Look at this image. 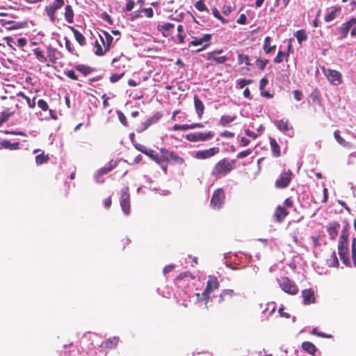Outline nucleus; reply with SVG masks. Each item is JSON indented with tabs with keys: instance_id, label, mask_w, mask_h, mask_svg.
I'll use <instances>...</instances> for the list:
<instances>
[{
	"instance_id": "obj_10",
	"label": "nucleus",
	"mask_w": 356,
	"mask_h": 356,
	"mask_svg": "<svg viewBox=\"0 0 356 356\" xmlns=\"http://www.w3.org/2000/svg\"><path fill=\"white\" fill-rule=\"evenodd\" d=\"M225 200V192L222 188L216 189L211 197V205L214 209H220Z\"/></svg>"
},
{
	"instance_id": "obj_17",
	"label": "nucleus",
	"mask_w": 356,
	"mask_h": 356,
	"mask_svg": "<svg viewBox=\"0 0 356 356\" xmlns=\"http://www.w3.org/2000/svg\"><path fill=\"white\" fill-rule=\"evenodd\" d=\"M340 225L337 222H332L327 226V232L331 240H334L338 236Z\"/></svg>"
},
{
	"instance_id": "obj_37",
	"label": "nucleus",
	"mask_w": 356,
	"mask_h": 356,
	"mask_svg": "<svg viewBox=\"0 0 356 356\" xmlns=\"http://www.w3.org/2000/svg\"><path fill=\"white\" fill-rule=\"evenodd\" d=\"M236 119V115H224L220 119V124L222 127H226Z\"/></svg>"
},
{
	"instance_id": "obj_41",
	"label": "nucleus",
	"mask_w": 356,
	"mask_h": 356,
	"mask_svg": "<svg viewBox=\"0 0 356 356\" xmlns=\"http://www.w3.org/2000/svg\"><path fill=\"white\" fill-rule=\"evenodd\" d=\"M50 158L48 154H44L42 152L40 154H38L35 156V162L37 165H42L43 163H47L49 161Z\"/></svg>"
},
{
	"instance_id": "obj_26",
	"label": "nucleus",
	"mask_w": 356,
	"mask_h": 356,
	"mask_svg": "<svg viewBox=\"0 0 356 356\" xmlns=\"http://www.w3.org/2000/svg\"><path fill=\"white\" fill-rule=\"evenodd\" d=\"M338 252L342 262L348 266H350V262L349 259V252L348 248H338Z\"/></svg>"
},
{
	"instance_id": "obj_64",
	"label": "nucleus",
	"mask_w": 356,
	"mask_h": 356,
	"mask_svg": "<svg viewBox=\"0 0 356 356\" xmlns=\"http://www.w3.org/2000/svg\"><path fill=\"white\" fill-rule=\"evenodd\" d=\"M134 6V1L133 0H128L126 5V10L127 11H131Z\"/></svg>"
},
{
	"instance_id": "obj_39",
	"label": "nucleus",
	"mask_w": 356,
	"mask_h": 356,
	"mask_svg": "<svg viewBox=\"0 0 356 356\" xmlns=\"http://www.w3.org/2000/svg\"><path fill=\"white\" fill-rule=\"evenodd\" d=\"M327 264L330 267L339 266V261L335 251H333L330 257L327 259Z\"/></svg>"
},
{
	"instance_id": "obj_58",
	"label": "nucleus",
	"mask_w": 356,
	"mask_h": 356,
	"mask_svg": "<svg viewBox=\"0 0 356 356\" xmlns=\"http://www.w3.org/2000/svg\"><path fill=\"white\" fill-rule=\"evenodd\" d=\"M268 80L266 77H264V78H262L260 80V82H259V89H260L261 91L264 90V88H266V86L268 84Z\"/></svg>"
},
{
	"instance_id": "obj_36",
	"label": "nucleus",
	"mask_w": 356,
	"mask_h": 356,
	"mask_svg": "<svg viewBox=\"0 0 356 356\" xmlns=\"http://www.w3.org/2000/svg\"><path fill=\"white\" fill-rule=\"evenodd\" d=\"M64 15L65 18L68 23L72 24L74 22V11L70 5L66 6Z\"/></svg>"
},
{
	"instance_id": "obj_32",
	"label": "nucleus",
	"mask_w": 356,
	"mask_h": 356,
	"mask_svg": "<svg viewBox=\"0 0 356 356\" xmlns=\"http://www.w3.org/2000/svg\"><path fill=\"white\" fill-rule=\"evenodd\" d=\"M117 165V163L115 161H111L109 162L106 166L104 168H102L97 172L99 177H102L109 172H111L112 170H113Z\"/></svg>"
},
{
	"instance_id": "obj_57",
	"label": "nucleus",
	"mask_w": 356,
	"mask_h": 356,
	"mask_svg": "<svg viewBox=\"0 0 356 356\" xmlns=\"http://www.w3.org/2000/svg\"><path fill=\"white\" fill-rule=\"evenodd\" d=\"M293 97L296 100L300 101L303 97V94L301 90H295L293 92Z\"/></svg>"
},
{
	"instance_id": "obj_31",
	"label": "nucleus",
	"mask_w": 356,
	"mask_h": 356,
	"mask_svg": "<svg viewBox=\"0 0 356 356\" xmlns=\"http://www.w3.org/2000/svg\"><path fill=\"white\" fill-rule=\"evenodd\" d=\"M69 28L73 32L74 38L78 42V43L81 46H84L86 44V42L83 35L73 26H69Z\"/></svg>"
},
{
	"instance_id": "obj_60",
	"label": "nucleus",
	"mask_w": 356,
	"mask_h": 356,
	"mask_svg": "<svg viewBox=\"0 0 356 356\" xmlns=\"http://www.w3.org/2000/svg\"><path fill=\"white\" fill-rule=\"evenodd\" d=\"M328 199V190L327 188H324L323 190V197L320 200L322 203H326Z\"/></svg>"
},
{
	"instance_id": "obj_4",
	"label": "nucleus",
	"mask_w": 356,
	"mask_h": 356,
	"mask_svg": "<svg viewBox=\"0 0 356 356\" xmlns=\"http://www.w3.org/2000/svg\"><path fill=\"white\" fill-rule=\"evenodd\" d=\"M321 70L332 85L339 86L342 83V75L339 71L327 69L325 67H321Z\"/></svg>"
},
{
	"instance_id": "obj_55",
	"label": "nucleus",
	"mask_w": 356,
	"mask_h": 356,
	"mask_svg": "<svg viewBox=\"0 0 356 356\" xmlns=\"http://www.w3.org/2000/svg\"><path fill=\"white\" fill-rule=\"evenodd\" d=\"M268 62V60L257 59L256 60V64H257V67H259V69H260L261 70H264V68L266 67Z\"/></svg>"
},
{
	"instance_id": "obj_50",
	"label": "nucleus",
	"mask_w": 356,
	"mask_h": 356,
	"mask_svg": "<svg viewBox=\"0 0 356 356\" xmlns=\"http://www.w3.org/2000/svg\"><path fill=\"white\" fill-rule=\"evenodd\" d=\"M112 63L114 65V67L115 69L120 70V69H121V67H122V68L125 67L124 64L121 65V63H124V60H122V57L113 58Z\"/></svg>"
},
{
	"instance_id": "obj_34",
	"label": "nucleus",
	"mask_w": 356,
	"mask_h": 356,
	"mask_svg": "<svg viewBox=\"0 0 356 356\" xmlns=\"http://www.w3.org/2000/svg\"><path fill=\"white\" fill-rule=\"evenodd\" d=\"M270 41L271 38L269 36H266L264 39L263 49L266 54H270L276 48L275 45H270Z\"/></svg>"
},
{
	"instance_id": "obj_45",
	"label": "nucleus",
	"mask_w": 356,
	"mask_h": 356,
	"mask_svg": "<svg viewBox=\"0 0 356 356\" xmlns=\"http://www.w3.org/2000/svg\"><path fill=\"white\" fill-rule=\"evenodd\" d=\"M238 60L239 65H242L244 63L246 66L251 65V63H250V58L248 55L239 54L238 56Z\"/></svg>"
},
{
	"instance_id": "obj_51",
	"label": "nucleus",
	"mask_w": 356,
	"mask_h": 356,
	"mask_svg": "<svg viewBox=\"0 0 356 356\" xmlns=\"http://www.w3.org/2000/svg\"><path fill=\"white\" fill-rule=\"evenodd\" d=\"M189 277L191 280L195 279V276L189 271L181 273L176 278L177 280H181L184 278Z\"/></svg>"
},
{
	"instance_id": "obj_16",
	"label": "nucleus",
	"mask_w": 356,
	"mask_h": 356,
	"mask_svg": "<svg viewBox=\"0 0 356 356\" xmlns=\"http://www.w3.org/2000/svg\"><path fill=\"white\" fill-rule=\"evenodd\" d=\"M274 124L280 131L283 132H287L293 128L289 120L285 118L275 120Z\"/></svg>"
},
{
	"instance_id": "obj_44",
	"label": "nucleus",
	"mask_w": 356,
	"mask_h": 356,
	"mask_svg": "<svg viewBox=\"0 0 356 356\" xmlns=\"http://www.w3.org/2000/svg\"><path fill=\"white\" fill-rule=\"evenodd\" d=\"M295 36L299 43L305 41L307 39V35L305 30H298L296 32Z\"/></svg>"
},
{
	"instance_id": "obj_52",
	"label": "nucleus",
	"mask_w": 356,
	"mask_h": 356,
	"mask_svg": "<svg viewBox=\"0 0 356 356\" xmlns=\"http://www.w3.org/2000/svg\"><path fill=\"white\" fill-rule=\"evenodd\" d=\"M212 14L216 18L219 19L222 23L225 24L227 22V20L222 17L220 12L218 11V10L216 8H213L212 9Z\"/></svg>"
},
{
	"instance_id": "obj_27",
	"label": "nucleus",
	"mask_w": 356,
	"mask_h": 356,
	"mask_svg": "<svg viewBox=\"0 0 356 356\" xmlns=\"http://www.w3.org/2000/svg\"><path fill=\"white\" fill-rule=\"evenodd\" d=\"M341 8L339 6H334L331 8V10L325 16V21L327 22L334 20L337 15L341 12Z\"/></svg>"
},
{
	"instance_id": "obj_62",
	"label": "nucleus",
	"mask_w": 356,
	"mask_h": 356,
	"mask_svg": "<svg viewBox=\"0 0 356 356\" xmlns=\"http://www.w3.org/2000/svg\"><path fill=\"white\" fill-rule=\"evenodd\" d=\"M250 143V140L248 138L245 137H242L240 140V145L242 147L248 146Z\"/></svg>"
},
{
	"instance_id": "obj_21",
	"label": "nucleus",
	"mask_w": 356,
	"mask_h": 356,
	"mask_svg": "<svg viewBox=\"0 0 356 356\" xmlns=\"http://www.w3.org/2000/svg\"><path fill=\"white\" fill-rule=\"evenodd\" d=\"M99 38L103 46L106 47V50H109L113 42V38L106 31H103L102 34L99 35Z\"/></svg>"
},
{
	"instance_id": "obj_13",
	"label": "nucleus",
	"mask_w": 356,
	"mask_h": 356,
	"mask_svg": "<svg viewBox=\"0 0 356 356\" xmlns=\"http://www.w3.org/2000/svg\"><path fill=\"white\" fill-rule=\"evenodd\" d=\"M301 296L305 305H310L315 303L316 302L314 291L312 289L302 290L301 292Z\"/></svg>"
},
{
	"instance_id": "obj_30",
	"label": "nucleus",
	"mask_w": 356,
	"mask_h": 356,
	"mask_svg": "<svg viewBox=\"0 0 356 356\" xmlns=\"http://www.w3.org/2000/svg\"><path fill=\"white\" fill-rule=\"evenodd\" d=\"M269 140H270V145L273 155L275 157H280L281 155V150H280V145H278L277 140L274 138H272V137H270Z\"/></svg>"
},
{
	"instance_id": "obj_14",
	"label": "nucleus",
	"mask_w": 356,
	"mask_h": 356,
	"mask_svg": "<svg viewBox=\"0 0 356 356\" xmlns=\"http://www.w3.org/2000/svg\"><path fill=\"white\" fill-rule=\"evenodd\" d=\"M355 24H356V17H353L349 21L341 24L339 28V33L341 34V39L347 37L349 30Z\"/></svg>"
},
{
	"instance_id": "obj_1",
	"label": "nucleus",
	"mask_w": 356,
	"mask_h": 356,
	"mask_svg": "<svg viewBox=\"0 0 356 356\" xmlns=\"http://www.w3.org/2000/svg\"><path fill=\"white\" fill-rule=\"evenodd\" d=\"M236 168V160L223 158L213 167L211 175L216 179H220L231 172Z\"/></svg>"
},
{
	"instance_id": "obj_48",
	"label": "nucleus",
	"mask_w": 356,
	"mask_h": 356,
	"mask_svg": "<svg viewBox=\"0 0 356 356\" xmlns=\"http://www.w3.org/2000/svg\"><path fill=\"white\" fill-rule=\"evenodd\" d=\"M194 6H195V8L197 10H198L199 11H201V12L206 11V12L209 13V9L204 4L203 0H199V1H196Z\"/></svg>"
},
{
	"instance_id": "obj_59",
	"label": "nucleus",
	"mask_w": 356,
	"mask_h": 356,
	"mask_svg": "<svg viewBox=\"0 0 356 356\" xmlns=\"http://www.w3.org/2000/svg\"><path fill=\"white\" fill-rule=\"evenodd\" d=\"M65 74L67 77H69L71 79L73 80H77L78 76L76 75L75 72L73 70H68L67 72H65Z\"/></svg>"
},
{
	"instance_id": "obj_29",
	"label": "nucleus",
	"mask_w": 356,
	"mask_h": 356,
	"mask_svg": "<svg viewBox=\"0 0 356 356\" xmlns=\"http://www.w3.org/2000/svg\"><path fill=\"white\" fill-rule=\"evenodd\" d=\"M302 349L309 355H314L317 348L314 343L309 341H304L301 345Z\"/></svg>"
},
{
	"instance_id": "obj_7",
	"label": "nucleus",
	"mask_w": 356,
	"mask_h": 356,
	"mask_svg": "<svg viewBox=\"0 0 356 356\" xmlns=\"http://www.w3.org/2000/svg\"><path fill=\"white\" fill-rule=\"evenodd\" d=\"M214 136V133L211 131H209L207 133H190L186 135V138L190 142H199V141H206L211 138H212Z\"/></svg>"
},
{
	"instance_id": "obj_63",
	"label": "nucleus",
	"mask_w": 356,
	"mask_h": 356,
	"mask_svg": "<svg viewBox=\"0 0 356 356\" xmlns=\"http://www.w3.org/2000/svg\"><path fill=\"white\" fill-rule=\"evenodd\" d=\"M220 136L225 138H233L234 136V134L229 131H225L220 134Z\"/></svg>"
},
{
	"instance_id": "obj_54",
	"label": "nucleus",
	"mask_w": 356,
	"mask_h": 356,
	"mask_svg": "<svg viewBox=\"0 0 356 356\" xmlns=\"http://www.w3.org/2000/svg\"><path fill=\"white\" fill-rule=\"evenodd\" d=\"M252 154V149H245L244 151H242L241 152H239L237 155H236V158L238 159H241L243 158H245L248 156H249L250 154Z\"/></svg>"
},
{
	"instance_id": "obj_5",
	"label": "nucleus",
	"mask_w": 356,
	"mask_h": 356,
	"mask_svg": "<svg viewBox=\"0 0 356 356\" xmlns=\"http://www.w3.org/2000/svg\"><path fill=\"white\" fill-rule=\"evenodd\" d=\"M293 173L291 170H284L279 178L275 182V186L277 188L288 187L291 181Z\"/></svg>"
},
{
	"instance_id": "obj_20",
	"label": "nucleus",
	"mask_w": 356,
	"mask_h": 356,
	"mask_svg": "<svg viewBox=\"0 0 356 356\" xmlns=\"http://www.w3.org/2000/svg\"><path fill=\"white\" fill-rule=\"evenodd\" d=\"M120 339L118 337H111L104 341L101 346L105 349H113L118 346Z\"/></svg>"
},
{
	"instance_id": "obj_43",
	"label": "nucleus",
	"mask_w": 356,
	"mask_h": 356,
	"mask_svg": "<svg viewBox=\"0 0 356 356\" xmlns=\"http://www.w3.org/2000/svg\"><path fill=\"white\" fill-rule=\"evenodd\" d=\"M38 106L42 111H49L50 114L52 115L53 111L51 109L49 108V105L47 102L44 99H39L38 101Z\"/></svg>"
},
{
	"instance_id": "obj_25",
	"label": "nucleus",
	"mask_w": 356,
	"mask_h": 356,
	"mask_svg": "<svg viewBox=\"0 0 356 356\" xmlns=\"http://www.w3.org/2000/svg\"><path fill=\"white\" fill-rule=\"evenodd\" d=\"M235 292L232 289H224L221 291L219 296L218 302L221 303L224 301L230 300L234 296H235Z\"/></svg>"
},
{
	"instance_id": "obj_61",
	"label": "nucleus",
	"mask_w": 356,
	"mask_h": 356,
	"mask_svg": "<svg viewBox=\"0 0 356 356\" xmlns=\"http://www.w3.org/2000/svg\"><path fill=\"white\" fill-rule=\"evenodd\" d=\"M250 83H252V80L243 79L240 80L238 84L240 88H243L245 86L250 84Z\"/></svg>"
},
{
	"instance_id": "obj_24",
	"label": "nucleus",
	"mask_w": 356,
	"mask_h": 356,
	"mask_svg": "<svg viewBox=\"0 0 356 356\" xmlns=\"http://www.w3.org/2000/svg\"><path fill=\"white\" fill-rule=\"evenodd\" d=\"M348 230L346 229H343L338 242V248H348Z\"/></svg>"
},
{
	"instance_id": "obj_18",
	"label": "nucleus",
	"mask_w": 356,
	"mask_h": 356,
	"mask_svg": "<svg viewBox=\"0 0 356 356\" xmlns=\"http://www.w3.org/2000/svg\"><path fill=\"white\" fill-rule=\"evenodd\" d=\"M175 29V25L172 23H166L164 24H159L157 29L159 31L164 37H169L172 33V30Z\"/></svg>"
},
{
	"instance_id": "obj_28",
	"label": "nucleus",
	"mask_w": 356,
	"mask_h": 356,
	"mask_svg": "<svg viewBox=\"0 0 356 356\" xmlns=\"http://www.w3.org/2000/svg\"><path fill=\"white\" fill-rule=\"evenodd\" d=\"M0 149H6L10 150H17L19 149V143H10L9 140H4L0 142Z\"/></svg>"
},
{
	"instance_id": "obj_56",
	"label": "nucleus",
	"mask_w": 356,
	"mask_h": 356,
	"mask_svg": "<svg viewBox=\"0 0 356 356\" xmlns=\"http://www.w3.org/2000/svg\"><path fill=\"white\" fill-rule=\"evenodd\" d=\"M64 40H65V48L67 49V50L69 52L72 54L74 52V47H72V42L67 37H65L64 38Z\"/></svg>"
},
{
	"instance_id": "obj_19",
	"label": "nucleus",
	"mask_w": 356,
	"mask_h": 356,
	"mask_svg": "<svg viewBox=\"0 0 356 356\" xmlns=\"http://www.w3.org/2000/svg\"><path fill=\"white\" fill-rule=\"evenodd\" d=\"M289 214L286 207L278 206L274 213V218L278 222H282L284 218Z\"/></svg>"
},
{
	"instance_id": "obj_38",
	"label": "nucleus",
	"mask_w": 356,
	"mask_h": 356,
	"mask_svg": "<svg viewBox=\"0 0 356 356\" xmlns=\"http://www.w3.org/2000/svg\"><path fill=\"white\" fill-rule=\"evenodd\" d=\"M33 53L40 63H44L47 61V58L44 56L43 51L40 48L34 49Z\"/></svg>"
},
{
	"instance_id": "obj_33",
	"label": "nucleus",
	"mask_w": 356,
	"mask_h": 356,
	"mask_svg": "<svg viewBox=\"0 0 356 356\" xmlns=\"http://www.w3.org/2000/svg\"><path fill=\"white\" fill-rule=\"evenodd\" d=\"M206 58L208 60H213L216 64H222L227 60V58L225 56H216L212 54H207Z\"/></svg>"
},
{
	"instance_id": "obj_42",
	"label": "nucleus",
	"mask_w": 356,
	"mask_h": 356,
	"mask_svg": "<svg viewBox=\"0 0 356 356\" xmlns=\"http://www.w3.org/2000/svg\"><path fill=\"white\" fill-rule=\"evenodd\" d=\"M288 57H289L288 53L286 54L284 51H279L276 57L274 58V62L275 63H281L283 62L284 58H285L286 60L287 61Z\"/></svg>"
},
{
	"instance_id": "obj_2",
	"label": "nucleus",
	"mask_w": 356,
	"mask_h": 356,
	"mask_svg": "<svg viewBox=\"0 0 356 356\" xmlns=\"http://www.w3.org/2000/svg\"><path fill=\"white\" fill-rule=\"evenodd\" d=\"M160 153L161 154V165L164 162L177 165L184 164V159L175 152L162 147L160 149Z\"/></svg>"
},
{
	"instance_id": "obj_12",
	"label": "nucleus",
	"mask_w": 356,
	"mask_h": 356,
	"mask_svg": "<svg viewBox=\"0 0 356 356\" xmlns=\"http://www.w3.org/2000/svg\"><path fill=\"white\" fill-rule=\"evenodd\" d=\"M220 149L218 147H213L208 149L199 150L195 152V157L197 159H207L218 154Z\"/></svg>"
},
{
	"instance_id": "obj_49",
	"label": "nucleus",
	"mask_w": 356,
	"mask_h": 356,
	"mask_svg": "<svg viewBox=\"0 0 356 356\" xmlns=\"http://www.w3.org/2000/svg\"><path fill=\"white\" fill-rule=\"evenodd\" d=\"M116 113L118 115V119H119L120 122L124 127H128L129 126V123H128L127 119L126 116L124 115V114L121 111H117Z\"/></svg>"
},
{
	"instance_id": "obj_22",
	"label": "nucleus",
	"mask_w": 356,
	"mask_h": 356,
	"mask_svg": "<svg viewBox=\"0 0 356 356\" xmlns=\"http://www.w3.org/2000/svg\"><path fill=\"white\" fill-rule=\"evenodd\" d=\"M140 152L151 158L156 163L161 165V154L159 155L153 149H140Z\"/></svg>"
},
{
	"instance_id": "obj_9",
	"label": "nucleus",
	"mask_w": 356,
	"mask_h": 356,
	"mask_svg": "<svg viewBox=\"0 0 356 356\" xmlns=\"http://www.w3.org/2000/svg\"><path fill=\"white\" fill-rule=\"evenodd\" d=\"M219 287V282L216 277H209L207 286L202 293L203 299L207 302L210 298V293Z\"/></svg>"
},
{
	"instance_id": "obj_23",
	"label": "nucleus",
	"mask_w": 356,
	"mask_h": 356,
	"mask_svg": "<svg viewBox=\"0 0 356 356\" xmlns=\"http://www.w3.org/2000/svg\"><path fill=\"white\" fill-rule=\"evenodd\" d=\"M194 106L198 118L201 119L204 114V105L197 95L194 96Z\"/></svg>"
},
{
	"instance_id": "obj_15",
	"label": "nucleus",
	"mask_w": 356,
	"mask_h": 356,
	"mask_svg": "<svg viewBox=\"0 0 356 356\" xmlns=\"http://www.w3.org/2000/svg\"><path fill=\"white\" fill-rule=\"evenodd\" d=\"M47 61L54 65L56 63L60 53L56 48L49 45L47 47Z\"/></svg>"
},
{
	"instance_id": "obj_46",
	"label": "nucleus",
	"mask_w": 356,
	"mask_h": 356,
	"mask_svg": "<svg viewBox=\"0 0 356 356\" xmlns=\"http://www.w3.org/2000/svg\"><path fill=\"white\" fill-rule=\"evenodd\" d=\"M75 69L84 75H87L92 72L91 67L84 65H78L75 67Z\"/></svg>"
},
{
	"instance_id": "obj_40",
	"label": "nucleus",
	"mask_w": 356,
	"mask_h": 356,
	"mask_svg": "<svg viewBox=\"0 0 356 356\" xmlns=\"http://www.w3.org/2000/svg\"><path fill=\"white\" fill-rule=\"evenodd\" d=\"M17 96L22 97L23 99H24L30 108H34L35 107V97L33 99H31L30 97H29L28 96H26L25 94H24L22 92H19V93H17Z\"/></svg>"
},
{
	"instance_id": "obj_53",
	"label": "nucleus",
	"mask_w": 356,
	"mask_h": 356,
	"mask_svg": "<svg viewBox=\"0 0 356 356\" xmlns=\"http://www.w3.org/2000/svg\"><path fill=\"white\" fill-rule=\"evenodd\" d=\"M125 72H122L120 74H113L109 79L111 83H116L118 82L121 78H122L124 75Z\"/></svg>"
},
{
	"instance_id": "obj_3",
	"label": "nucleus",
	"mask_w": 356,
	"mask_h": 356,
	"mask_svg": "<svg viewBox=\"0 0 356 356\" xmlns=\"http://www.w3.org/2000/svg\"><path fill=\"white\" fill-rule=\"evenodd\" d=\"M277 282L280 288L285 293L290 295H296L298 293V286L288 277H281L280 278L277 279Z\"/></svg>"
},
{
	"instance_id": "obj_6",
	"label": "nucleus",
	"mask_w": 356,
	"mask_h": 356,
	"mask_svg": "<svg viewBox=\"0 0 356 356\" xmlns=\"http://www.w3.org/2000/svg\"><path fill=\"white\" fill-rule=\"evenodd\" d=\"M120 207L125 215L128 216L130 214V195L129 193V188L127 186L121 190Z\"/></svg>"
},
{
	"instance_id": "obj_8",
	"label": "nucleus",
	"mask_w": 356,
	"mask_h": 356,
	"mask_svg": "<svg viewBox=\"0 0 356 356\" xmlns=\"http://www.w3.org/2000/svg\"><path fill=\"white\" fill-rule=\"evenodd\" d=\"M193 40L191 41L188 44V47L191 46L202 45L204 42H206V44H204L202 47L197 49L195 51L196 52H200L209 46V42L211 40V35L207 33L204 34L202 38L193 37Z\"/></svg>"
},
{
	"instance_id": "obj_35",
	"label": "nucleus",
	"mask_w": 356,
	"mask_h": 356,
	"mask_svg": "<svg viewBox=\"0 0 356 356\" xmlns=\"http://www.w3.org/2000/svg\"><path fill=\"white\" fill-rule=\"evenodd\" d=\"M334 137L337 143L344 147H351V144L349 142L346 141L341 136L340 131L339 130H336L334 131Z\"/></svg>"
},
{
	"instance_id": "obj_11",
	"label": "nucleus",
	"mask_w": 356,
	"mask_h": 356,
	"mask_svg": "<svg viewBox=\"0 0 356 356\" xmlns=\"http://www.w3.org/2000/svg\"><path fill=\"white\" fill-rule=\"evenodd\" d=\"M65 4L64 0H54V2L45 7V11L51 21L54 22L56 19L55 13L57 10L62 8Z\"/></svg>"
},
{
	"instance_id": "obj_47",
	"label": "nucleus",
	"mask_w": 356,
	"mask_h": 356,
	"mask_svg": "<svg viewBox=\"0 0 356 356\" xmlns=\"http://www.w3.org/2000/svg\"><path fill=\"white\" fill-rule=\"evenodd\" d=\"M95 54L97 56H103L108 50H106V47L101 46L98 41L95 42Z\"/></svg>"
}]
</instances>
